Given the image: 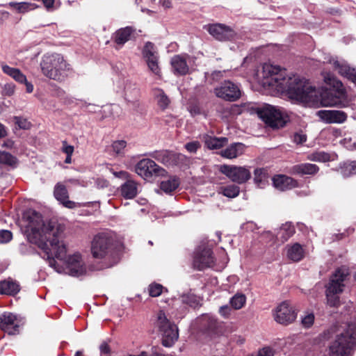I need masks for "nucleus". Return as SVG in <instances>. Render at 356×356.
I'll return each mask as SVG.
<instances>
[{"label": "nucleus", "instance_id": "obj_27", "mask_svg": "<svg viewBox=\"0 0 356 356\" xmlns=\"http://www.w3.org/2000/svg\"><path fill=\"white\" fill-rule=\"evenodd\" d=\"M3 72L13 78L15 81L21 83L26 81V76L18 68L10 67L7 64L2 63L1 64Z\"/></svg>", "mask_w": 356, "mask_h": 356}, {"label": "nucleus", "instance_id": "obj_35", "mask_svg": "<svg viewBox=\"0 0 356 356\" xmlns=\"http://www.w3.org/2000/svg\"><path fill=\"white\" fill-rule=\"evenodd\" d=\"M149 70L155 75L161 76V70L159 66V56L158 54L151 57L145 58Z\"/></svg>", "mask_w": 356, "mask_h": 356}, {"label": "nucleus", "instance_id": "obj_56", "mask_svg": "<svg viewBox=\"0 0 356 356\" xmlns=\"http://www.w3.org/2000/svg\"><path fill=\"white\" fill-rule=\"evenodd\" d=\"M134 98H131L130 97V95L128 94V91L126 90L125 92V99L128 101V102H134L135 100H136L138 96V90L137 89H134Z\"/></svg>", "mask_w": 356, "mask_h": 356}, {"label": "nucleus", "instance_id": "obj_36", "mask_svg": "<svg viewBox=\"0 0 356 356\" xmlns=\"http://www.w3.org/2000/svg\"><path fill=\"white\" fill-rule=\"evenodd\" d=\"M295 232L294 227L289 223L283 225L277 234L281 240L284 242L291 237Z\"/></svg>", "mask_w": 356, "mask_h": 356}, {"label": "nucleus", "instance_id": "obj_7", "mask_svg": "<svg viewBox=\"0 0 356 356\" xmlns=\"http://www.w3.org/2000/svg\"><path fill=\"white\" fill-rule=\"evenodd\" d=\"M114 250L113 238L108 233H101L95 236L92 243L91 251L94 257L103 259L113 257Z\"/></svg>", "mask_w": 356, "mask_h": 356}, {"label": "nucleus", "instance_id": "obj_5", "mask_svg": "<svg viewBox=\"0 0 356 356\" xmlns=\"http://www.w3.org/2000/svg\"><path fill=\"white\" fill-rule=\"evenodd\" d=\"M356 343V323L349 324L343 333L337 336L330 348V356H349L350 349Z\"/></svg>", "mask_w": 356, "mask_h": 356}, {"label": "nucleus", "instance_id": "obj_15", "mask_svg": "<svg viewBox=\"0 0 356 356\" xmlns=\"http://www.w3.org/2000/svg\"><path fill=\"white\" fill-rule=\"evenodd\" d=\"M274 318L280 324L288 325L295 321L296 313L288 302H283L276 307Z\"/></svg>", "mask_w": 356, "mask_h": 356}, {"label": "nucleus", "instance_id": "obj_25", "mask_svg": "<svg viewBox=\"0 0 356 356\" xmlns=\"http://www.w3.org/2000/svg\"><path fill=\"white\" fill-rule=\"evenodd\" d=\"M120 193L125 199L135 197L138 193V184L132 179H127L121 186Z\"/></svg>", "mask_w": 356, "mask_h": 356}, {"label": "nucleus", "instance_id": "obj_16", "mask_svg": "<svg viewBox=\"0 0 356 356\" xmlns=\"http://www.w3.org/2000/svg\"><path fill=\"white\" fill-rule=\"evenodd\" d=\"M316 115L327 124H341L347 120V114L338 110H321Z\"/></svg>", "mask_w": 356, "mask_h": 356}, {"label": "nucleus", "instance_id": "obj_38", "mask_svg": "<svg viewBox=\"0 0 356 356\" xmlns=\"http://www.w3.org/2000/svg\"><path fill=\"white\" fill-rule=\"evenodd\" d=\"M230 305L234 309H240L246 302V297L243 293H236L230 299Z\"/></svg>", "mask_w": 356, "mask_h": 356}, {"label": "nucleus", "instance_id": "obj_60", "mask_svg": "<svg viewBox=\"0 0 356 356\" xmlns=\"http://www.w3.org/2000/svg\"><path fill=\"white\" fill-rule=\"evenodd\" d=\"M190 112L193 115L200 114V108L197 106L191 107Z\"/></svg>", "mask_w": 356, "mask_h": 356}, {"label": "nucleus", "instance_id": "obj_47", "mask_svg": "<svg viewBox=\"0 0 356 356\" xmlns=\"http://www.w3.org/2000/svg\"><path fill=\"white\" fill-rule=\"evenodd\" d=\"M15 85L12 83H6L3 86L1 94L5 96H12L15 93Z\"/></svg>", "mask_w": 356, "mask_h": 356}, {"label": "nucleus", "instance_id": "obj_23", "mask_svg": "<svg viewBox=\"0 0 356 356\" xmlns=\"http://www.w3.org/2000/svg\"><path fill=\"white\" fill-rule=\"evenodd\" d=\"M200 328L204 332H210L216 329L218 326L217 319L209 314L202 315L197 319Z\"/></svg>", "mask_w": 356, "mask_h": 356}, {"label": "nucleus", "instance_id": "obj_44", "mask_svg": "<svg viewBox=\"0 0 356 356\" xmlns=\"http://www.w3.org/2000/svg\"><path fill=\"white\" fill-rule=\"evenodd\" d=\"M163 289L161 284L153 283L149 286V293L152 297H157L162 293Z\"/></svg>", "mask_w": 356, "mask_h": 356}, {"label": "nucleus", "instance_id": "obj_55", "mask_svg": "<svg viewBox=\"0 0 356 356\" xmlns=\"http://www.w3.org/2000/svg\"><path fill=\"white\" fill-rule=\"evenodd\" d=\"M230 307L227 305L222 306L219 309L220 314L224 317H227L230 314Z\"/></svg>", "mask_w": 356, "mask_h": 356}, {"label": "nucleus", "instance_id": "obj_41", "mask_svg": "<svg viewBox=\"0 0 356 356\" xmlns=\"http://www.w3.org/2000/svg\"><path fill=\"white\" fill-rule=\"evenodd\" d=\"M222 191L223 195L230 198L236 197L240 191L239 187L234 184L222 188Z\"/></svg>", "mask_w": 356, "mask_h": 356}, {"label": "nucleus", "instance_id": "obj_26", "mask_svg": "<svg viewBox=\"0 0 356 356\" xmlns=\"http://www.w3.org/2000/svg\"><path fill=\"white\" fill-rule=\"evenodd\" d=\"M171 65L175 73L183 75L188 72L186 58L181 56L177 55L172 57Z\"/></svg>", "mask_w": 356, "mask_h": 356}, {"label": "nucleus", "instance_id": "obj_34", "mask_svg": "<svg viewBox=\"0 0 356 356\" xmlns=\"http://www.w3.org/2000/svg\"><path fill=\"white\" fill-rule=\"evenodd\" d=\"M268 176L266 170L258 168L254 170V182L259 188H264L268 183Z\"/></svg>", "mask_w": 356, "mask_h": 356}, {"label": "nucleus", "instance_id": "obj_59", "mask_svg": "<svg viewBox=\"0 0 356 356\" xmlns=\"http://www.w3.org/2000/svg\"><path fill=\"white\" fill-rule=\"evenodd\" d=\"M115 175L118 177L124 178V179H129L128 178L129 177V173L125 171H120V172H116V173H115Z\"/></svg>", "mask_w": 356, "mask_h": 356}, {"label": "nucleus", "instance_id": "obj_31", "mask_svg": "<svg viewBox=\"0 0 356 356\" xmlns=\"http://www.w3.org/2000/svg\"><path fill=\"white\" fill-rule=\"evenodd\" d=\"M318 167L312 163H301L293 166V172L298 175H314L318 171Z\"/></svg>", "mask_w": 356, "mask_h": 356}, {"label": "nucleus", "instance_id": "obj_64", "mask_svg": "<svg viewBox=\"0 0 356 356\" xmlns=\"http://www.w3.org/2000/svg\"><path fill=\"white\" fill-rule=\"evenodd\" d=\"M13 142L11 140H8V141L5 142L3 145V146L8 147V148H11L13 147Z\"/></svg>", "mask_w": 356, "mask_h": 356}, {"label": "nucleus", "instance_id": "obj_45", "mask_svg": "<svg viewBox=\"0 0 356 356\" xmlns=\"http://www.w3.org/2000/svg\"><path fill=\"white\" fill-rule=\"evenodd\" d=\"M15 124L19 127V129H29L31 124L27 119L22 117H15L14 118Z\"/></svg>", "mask_w": 356, "mask_h": 356}, {"label": "nucleus", "instance_id": "obj_49", "mask_svg": "<svg viewBox=\"0 0 356 356\" xmlns=\"http://www.w3.org/2000/svg\"><path fill=\"white\" fill-rule=\"evenodd\" d=\"M314 321V315L313 314H308L302 318V324L305 327H311Z\"/></svg>", "mask_w": 356, "mask_h": 356}, {"label": "nucleus", "instance_id": "obj_13", "mask_svg": "<svg viewBox=\"0 0 356 356\" xmlns=\"http://www.w3.org/2000/svg\"><path fill=\"white\" fill-rule=\"evenodd\" d=\"M214 92L218 97L229 102H234L241 97L238 86L229 81L216 88Z\"/></svg>", "mask_w": 356, "mask_h": 356}, {"label": "nucleus", "instance_id": "obj_2", "mask_svg": "<svg viewBox=\"0 0 356 356\" xmlns=\"http://www.w3.org/2000/svg\"><path fill=\"white\" fill-rule=\"evenodd\" d=\"M264 88L279 93H287L291 97L302 102H314L317 97L316 88L304 78L293 75L287 76L284 69L264 64L259 74Z\"/></svg>", "mask_w": 356, "mask_h": 356}, {"label": "nucleus", "instance_id": "obj_19", "mask_svg": "<svg viewBox=\"0 0 356 356\" xmlns=\"http://www.w3.org/2000/svg\"><path fill=\"white\" fill-rule=\"evenodd\" d=\"M329 62L332 64L334 68L339 72V74L356 84V70L355 68L350 67L343 60L339 61L332 59L330 60Z\"/></svg>", "mask_w": 356, "mask_h": 356}, {"label": "nucleus", "instance_id": "obj_18", "mask_svg": "<svg viewBox=\"0 0 356 356\" xmlns=\"http://www.w3.org/2000/svg\"><path fill=\"white\" fill-rule=\"evenodd\" d=\"M54 196L64 207L69 209H74L85 206L68 200V192L65 185L58 183L54 188Z\"/></svg>", "mask_w": 356, "mask_h": 356}, {"label": "nucleus", "instance_id": "obj_11", "mask_svg": "<svg viewBox=\"0 0 356 356\" xmlns=\"http://www.w3.org/2000/svg\"><path fill=\"white\" fill-rule=\"evenodd\" d=\"M220 171L237 184H243L251 177L250 170L243 166L222 165Z\"/></svg>", "mask_w": 356, "mask_h": 356}, {"label": "nucleus", "instance_id": "obj_63", "mask_svg": "<svg viewBox=\"0 0 356 356\" xmlns=\"http://www.w3.org/2000/svg\"><path fill=\"white\" fill-rule=\"evenodd\" d=\"M163 6L165 8H170L171 7V2L170 0H161V1Z\"/></svg>", "mask_w": 356, "mask_h": 356}, {"label": "nucleus", "instance_id": "obj_1", "mask_svg": "<svg viewBox=\"0 0 356 356\" xmlns=\"http://www.w3.org/2000/svg\"><path fill=\"white\" fill-rule=\"evenodd\" d=\"M24 218L28 240L44 252L51 267L58 273L65 272L75 277L86 272L80 254L67 257L63 225L56 220L44 222L40 213L31 209L24 213Z\"/></svg>", "mask_w": 356, "mask_h": 356}, {"label": "nucleus", "instance_id": "obj_32", "mask_svg": "<svg viewBox=\"0 0 356 356\" xmlns=\"http://www.w3.org/2000/svg\"><path fill=\"white\" fill-rule=\"evenodd\" d=\"M8 6L18 13H26L38 8V6L31 2H10Z\"/></svg>", "mask_w": 356, "mask_h": 356}, {"label": "nucleus", "instance_id": "obj_46", "mask_svg": "<svg viewBox=\"0 0 356 356\" xmlns=\"http://www.w3.org/2000/svg\"><path fill=\"white\" fill-rule=\"evenodd\" d=\"M181 302L184 304L188 305L190 307H196L198 304L197 300H196V298L193 295H185L181 296Z\"/></svg>", "mask_w": 356, "mask_h": 356}, {"label": "nucleus", "instance_id": "obj_17", "mask_svg": "<svg viewBox=\"0 0 356 356\" xmlns=\"http://www.w3.org/2000/svg\"><path fill=\"white\" fill-rule=\"evenodd\" d=\"M0 328L8 334L18 333L19 324L15 315L4 313L0 316Z\"/></svg>", "mask_w": 356, "mask_h": 356}, {"label": "nucleus", "instance_id": "obj_40", "mask_svg": "<svg viewBox=\"0 0 356 356\" xmlns=\"http://www.w3.org/2000/svg\"><path fill=\"white\" fill-rule=\"evenodd\" d=\"M307 159L313 161L326 162L330 159V154L325 152H316L309 154Z\"/></svg>", "mask_w": 356, "mask_h": 356}, {"label": "nucleus", "instance_id": "obj_61", "mask_svg": "<svg viewBox=\"0 0 356 356\" xmlns=\"http://www.w3.org/2000/svg\"><path fill=\"white\" fill-rule=\"evenodd\" d=\"M44 6L49 9L53 7V5L54 3V0H42Z\"/></svg>", "mask_w": 356, "mask_h": 356}, {"label": "nucleus", "instance_id": "obj_42", "mask_svg": "<svg viewBox=\"0 0 356 356\" xmlns=\"http://www.w3.org/2000/svg\"><path fill=\"white\" fill-rule=\"evenodd\" d=\"M341 173L344 177L356 174V162L345 163L341 168Z\"/></svg>", "mask_w": 356, "mask_h": 356}, {"label": "nucleus", "instance_id": "obj_43", "mask_svg": "<svg viewBox=\"0 0 356 356\" xmlns=\"http://www.w3.org/2000/svg\"><path fill=\"white\" fill-rule=\"evenodd\" d=\"M156 54H158V53L154 44L150 42H146L143 50V58L151 57Z\"/></svg>", "mask_w": 356, "mask_h": 356}, {"label": "nucleus", "instance_id": "obj_48", "mask_svg": "<svg viewBox=\"0 0 356 356\" xmlns=\"http://www.w3.org/2000/svg\"><path fill=\"white\" fill-rule=\"evenodd\" d=\"M127 143L124 140H117L112 144L113 150L116 154H121L125 148Z\"/></svg>", "mask_w": 356, "mask_h": 356}, {"label": "nucleus", "instance_id": "obj_54", "mask_svg": "<svg viewBox=\"0 0 356 356\" xmlns=\"http://www.w3.org/2000/svg\"><path fill=\"white\" fill-rule=\"evenodd\" d=\"M307 140V137L305 135L302 134H296L293 136V140L297 144H301L305 142Z\"/></svg>", "mask_w": 356, "mask_h": 356}, {"label": "nucleus", "instance_id": "obj_53", "mask_svg": "<svg viewBox=\"0 0 356 356\" xmlns=\"http://www.w3.org/2000/svg\"><path fill=\"white\" fill-rule=\"evenodd\" d=\"M74 147L68 145L66 141H63L62 152L66 154V155H72L74 152Z\"/></svg>", "mask_w": 356, "mask_h": 356}, {"label": "nucleus", "instance_id": "obj_10", "mask_svg": "<svg viewBox=\"0 0 356 356\" xmlns=\"http://www.w3.org/2000/svg\"><path fill=\"white\" fill-rule=\"evenodd\" d=\"M136 172L145 179H149L154 177L163 175L165 170L159 166L153 160L143 159L136 165Z\"/></svg>", "mask_w": 356, "mask_h": 356}, {"label": "nucleus", "instance_id": "obj_4", "mask_svg": "<svg viewBox=\"0 0 356 356\" xmlns=\"http://www.w3.org/2000/svg\"><path fill=\"white\" fill-rule=\"evenodd\" d=\"M350 273L346 266H341L335 270L332 275L326 289V299L330 307H337L340 304L339 294L341 293L345 286V281Z\"/></svg>", "mask_w": 356, "mask_h": 356}, {"label": "nucleus", "instance_id": "obj_3", "mask_svg": "<svg viewBox=\"0 0 356 356\" xmlns=\"http://www.w3.org/2000/svg\"><path fill=\"white\" fill-rule=\"evenodd\" d=\"M40 65L45 76L57 81H63L72 70L70 65L59 54L44 55Z\"/></svg>", "mask_w": 356, "mask_h": 356}, {"label": "nucleus", "instance_id": "obj_39", "mask_svg": "<svg viewBox=\"0 0 356 356\" xmlns=\"http://www.w3.org/2000/svg\"><path fill=\"white\" fill-rule=\"evenodd\" d=\"M17 162V159L6 152H0V165L13 166Z\"/></svg>", "mask_w": 356, "mask_h": 356}, {"label": "nucleus", "instance_id": "obj_9", "mask_svg": "<svg viewBox=\"0 0 356 356\" xmlns=\"http://www.w3.org/2000/svg\"><path fill=\"white\" fill-rule=\"evenodd\" d=\"M156 325L163 335L162 344L165 347H171L179 337L176 325L168 321L163 311L157 314Z\"/></svg>", "mask_w": 356, "mask_h": 356}, {"label": "nucleus", "instance_id": "obj_30", "mask_svg": "<svg viewBox=\"0 0 356 356\" xmlns=\"http://www.w3.org/2000/svg\"><path fill=\"white\" fill-rule=\"evenodd\" d=\"M134 32V29L131 26L120 29L113 35L115 42L120 46H122L129 39Z\"/></svg>", "mask_w": 356, "mask_h": 356}, {"label": "nucleus", "instance_id": "obj_8", "mask_svg": "<svg viewBox=\"0 0 356 356\" xmlns=\"http://www.w3.org/2000/svg\"><path fill=\"white\" fill-rule=\"evenodd\" d=\"M259 117L268 126L273 128H280L284 126L286 120L280 108L264 104L257 108Z\"/></svg>", "mask_w": 356, "mask_h": 356}, {"label": "nucleus", "instance_id": "obj_21", "mask_svg": "<svg viewBox=\"0 0 356 356\" xmlns=\"http://www.w3.org/2000/svg\"><path fill=\"white\" fill-rule=\"evenodd\" d=\"M245 149V145L244 144L241 143H234L222 150L220 155L224 158L232 159L242 155Z\"/></svg>", "mask_w": 356, "mask_h": 356}, {"label": "nucleus", "instance_id": "obj_62", "mask_svg": "<svg viewBox=\"0 0 356 356\" xmlns=\"http://www.w3.org/2000/svg\"><path fill=\"white\" fill-rule=\"evenodd\" d=\"M7 132L5 127L0 123V138H3L6 136Z\"/></svg>", "mask_w": 356, "mask_h": 356}, {"label": "nucleus", "instance_id": "obj_6", "mask_svg": "<svg viewBox=\"0 0 356 356\" xmlns=\"http://www.w3.org/2000/svg\"><path fill=\"white\" fill-rule=\"evenodd\" d=\"M324 81L333 90L322 94L321 100L322 105L323 106H337L344 95V88L342 83L330 73L324 75Z\"/></svg>", "mask_w": 356, "mask_h": 356}, {"label": "nucleus", "instance_id": "obj_12", "mask_svg": "<svg viewBox=\"0 0 356 356\" xmlns=\"http://www.w3.org/2000/svg\"><path fill=\"white\" fill-rule=\"evenodd\" d=\"M214 263L211 248L200 245L194 253L193 266L197 270H203L211 267Z\"/></svg>", "mask_w": 356, "mask_h": 356}, {"label": "nucleus", "instance_id": "obj_50", "mask_svg": "<svg viewBox=\"0 0 356 356\" xmlns=\"http://www.w3.org/2000/svg\"><path fill=\"white\" fill-rule=\"evenodd\" d=\"M341 143L348 149L349 150H355L356 149V142H353L351 138H343Z\"/></svg>", "mask_w": 356, "mask_h": 356}, {"label": "nucleus", "instance_id": "obj_37", "mask_svg": "<svg viewBox=\"0 0 356 356\" xmlns=\"http://www.w3.org/2000/svg\"><path fill=\"white\" fill-rule=\"evenodd\" d=\"M154 95L159 106L162 109L166 108L170 104V99L164 92L161 89L156 88L154 90Z\"/></svg>", "mask_w": 356, "mask_h": 356}, {"label": "nucleus", "instance_id": "obj_52", "mask_svg": "<svg viewBox=\"0 0 356 356\" xmlns=\"http://www.w3.org/2000/svg\"><path fill=\"white\" fill-rule=\"evenodd\" d=\"M201 147L198 141H193L188 143L185 145L186 149L191 153L196 152V151Z\"/></svg>", "mask_w": 356, "mask_h": 356}, {"label": "nucleus", "instance_id": "obj_33", "mask_svg": "<svg viewBox=\"0 0 356 356\" xmlns=\"http://www.w3.org/2000/svg\"><path fill=\"white\" fill-rule=\"evenodd\" d=\"M179 184V178L173 176L169 177L167 180L162 181L160 188L166 193H170L178 188Z\"/></svg>", "mask_w": 356, "mask_h": 356}, {"label": "nucleus", "instance_id": "obj_20", "mask_svg": "<svg viewBox=\"0 0 356 356\" xmlns=\"http://www.w3.org/2000/svg\"><path fill=\"white\" fill-rule=\"evenodd\" d=\"M19 282L10 277L0 281V294L7 296H15L20 291Z\"/></svg>", "mask_w": 356, "mask_h": 356}, {"label": "nucleus", "instance_id": "obj_58", "mask_svg": "<svg viewBox=\"0 0 356 356\" xmlns=\"http://www.w3.org/2000/svg\"><path fill=\"white\" fill-rule=\"evenodd\" d=\"M26 86V90L28 93H31L33 91V86L31 83L27 81L26 79V81L23 83Z\"/></svg>", "mask_w": 356, "mask_h": 356}, {"label": "nucleus", "instance_id": "obj_29", "mask_svg": "<svg viewBox=\"0 0 356 356\" xmlns=\"http://www.w3.org/2000/svg\"><path fill=\"white\" fill-rule=\"evenodd\" d=\"M305 251L302 245L296 243L291 245H287V257L293 261H299L303 259Z\"/></svg>", "mask_w": 356, "mask_h": 356}, {"label": "nucleus", "instance_id": "obj_57", "mask_svg": "<svg viewBox=\"0 0 356 356\" xmlns=\"http://www.w3.org/2000/svg\"><path fill=\"white\" fill-rule=\"evenodd\" d=\"M99 348L102 354H108L110 352L109 346L106 343H102Z\"/></svg>", "mask_w": 356, "mask_h": 356}, {"label": "nucleus", "instance_id": "obj_14", "mask_svg": "<svg viewBox=\"0 0 356 356\" xmlns=\"http://www.w3.org/2000/svg\"><path fill=\"white\" fill-rule=\"evenodd\" d=\"M204 29L214 38L220 41L231 40L236 37V32L229 26L222 24H209L205 26Z\"/></svg>", "mask_w": 356, "mask_h": 356}, {"label": "nucleus", "instance_id": "obj_51", "mask_svg": "<svg viewBox=\"0 0 356 356\" xmlns=\"http://www.w3.org/2000/svg\"><path fill=\"white\" fill-rule=\"evenodd\" d=\"M12 233L8 230L0 231V243H5L10 241L12 238Z\"/></svg>", "mask_w": 356, "mask_h": 356}, {"label": "nucleus", "instance_id": "obj_22", "mask_svg": "<svg viewBox=\"0 0 356 356\" xmlns=\"http://www.w3.org/2000/svg\"><path fill=\"white\" fill-rule=\"evenodd\" d=\"M274 186L280 191H286L297 186V182L293 178L285 175H277L273 178Z\"/></svg>", "mask_w": 356, "mask_h": 356}, {"label": "nucleus", "instance_id": "obj_24", "mask_svg": "<svg viewBox=\"0 0 356 356\" xmlns=\"http://www.w3.org/2000/svg\"><path fill=\"white\" fill-rule=\"evenodd\" d=\"M161 161L166 165H177L185 160V156L173 152L165 151L161 155Z\"/></svg>", "mask_w": 356, "mask_h": 356}, {"label": "nucleus", "instance_id": "obj_28", "mask_svg": "<svg viewBox=\"0 0 356 356\" xmlns=\"http://www.w3.org/2000/svg\"><path fill=\"white\" fill-rule=\"evenodd\" d=\"M203 140L205 146L210 149H216L222 147L227 143V138L225 137H214L209 135H204Z\"/></svg>", "mask_w": 356, "mask_h": 356}]
</instances>
